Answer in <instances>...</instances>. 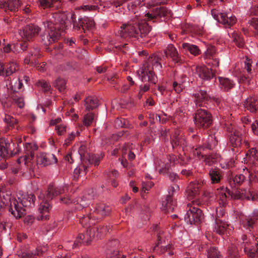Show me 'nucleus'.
<instances>
[{
	"label": "nucleus",
	"instance_id": "obj_64",
	"mask_svg": "<svg viewBox=\"0 0 258 258\" xmlns=\"http://www.w3.org/2000/svg\"><path fill=\"white\" fill-rule=\"evenodd\" d=\"M249 27H251L255 29L258 33V18H252L250 21Z\"/></svg>",
	"mask_w": 258,
	"mask_h": 258
},
{
	"label": "nucleus",
	"instance_id": "obj_38",
	"mask_svg": "<svg viewBox=\"0 0 258 258\" xmlns=\"http://www.w3.org/2000/svg\"><path fill=\"white\" fill-rule=\"evenodd\" d=\"M207 254L208 258H222L220 252L217 247L210 246V248H207Z\"/></svg>",
	"mask_w": 258,
	"mask_h": 258
},
{
	"label": "nucleus",
	"instance_id": "obj_53",
	"mask_svg": "<svg viewBox=\"0 0 258 258\" xmlns=\"http://www.w3.org/2000/svg\"><path fill=\"white\" fill-rule=\"evenodd\" d=\"M12 97L15 102L20 108H23L24 106V101L23 98L18 96L16 93L12 95Z\"/></svg>",
	"mask_w": 258,
	"mask_h": 258
},
{
	"label": "nucleus",
	"instance_id": "obj_16",
	"mask_svg": "<svg viewBox=\"0 0 258 258\" xmlns=\"http://www.w3.org/2000/svg\"><path fill=\"white\" fill-rule=\"evenodd\" d=\"M37 164L41 167H45L53 163H56V157L51 153H41L37 155Z\"/></svg>",
	"mask_w": 258,
	"mask_h": 258
},
{
	"label": "nucleus",
	"instance_id": "obj_17",
	"mask_svg": "<svg viewBox=\"0 0 258 258\" xmlns=\"http://www.w3.org/2000/svg\"><path fill=\"white\" fill-rule=\"evenodd\" d=\"M205 183V181L202 179L198 180L197 182H190L186 190L187 196L189 200L194 197L196 198Z\"/></svg>",
	"mask_w": 258,
	"mask_h": 258
},
{
	"label": "nucleus",
	"instance_id": "obj_52",
	"mask_svg": "<svg viewBox=\"0 0 258 258\" xmlns=\"http://www.w3.org/2000/svg\"><path fill=\"white\" fill-rule=\"evenodd\" d=\"M38 86L41 87L44 92H47L50 91L51 87L48 83L44 80H41L36 83Z\"/></svg>",
	"mask_w": 258,
	"mask_h": 258
},
{
	"label": "nucleus",
	"instance_id": "obj_47",
	"mask_svg": "<svg viewBox=\"0 0 258 258\" xmlns=\"http://www.w3.org/2000/svg\"><path fill=\"white\" fill-rule=\"evenodd\" d=\"M142 6L143 4H141V0H138L134 2H132L127 4V8L128 10L135 14L137 13V10L138 8H140V6Z\"/></svg>",
	"mask_w": 258,
	"mask_h": 258
},
{
	"label": "nucleus",
	"instance_id": "obj_35",
	"mask_svg": "<svg viewBox=\"0 0 258 258\" xmlns=\"http://www.w3.org/2000/svg\"><path fill=\"white\" fill-rule=\"evenodd\" d=\"M46 250V248L39 247L36 249L35 252L26 251L23 252L21 254V258H34L36 255H39Z\"/></svg>",
	"mask_w": 258,
	"mask_h": 258
},
{
	"label": "nucleus",
	"instance_id": "obj_5",
	"mask_svg": "<svg viewBox=\"0 0 258 258\" xmlns=\"http://www.w3.org/2000/svg\"><path fill=\"white\" fill-rule=\"evenodd\" d=\"M5 201L2 202L9 205V211L16 218H20L25 214V210L23 207H27L34 205L35 197L33 194H25L19 202L16 199L7 195V198L4 197Z\"/></svg>",
	"mask_w": 258,
	"mask_h": 258
},
{
	"label": "nucleus",
	"instance_id": "obj_55",
	"mask_svg": "<svg viewBox=\"0 0 258 258\" xmlns=\"http://www.w3.org/2000/svg\"><path fill=\"white\" fill-rule=\"evenodd\" d=\"M207 62L211 65L213 68L216 69L219 67V60L217 56L209 58L207 60Z\"/></svg>",
	"mask_w": 258,
	"mask_h": 258
},
{
	"label": "nucleus",
	"instance_id": "obj_21",
	"mask_svg": "<svg viewBox=\"0 0 258 258\" xmlns=\"http://www.w3.org/2000/svg\"><path fill=\"white\" fill-rule=\"evenodd\" d=\"M196 72L203 80H210L214 77L212 69H209L206 66L197 67Z\"/></svg>",
	"mask_w": 258,
	"mask_h": 258
},
{
	"label": "nucleus",
	"instance_id": "obj_33",
	"mask_svg": "<svg viewBox=\"0 0 258 258\" xmlns=\"http://www.w3.org/2000/svg\"><path fill=\"white\" fill-rule=\"evenodd\" d=\"M95 217L94 213H92L89 215L81 218L80 220V223L82 226L86 227V228H88L91 225L93 226L95 224V223L93 222V219H91Z\"/></svg>",
	"mask_w": 258,
	"mask_h": 258
},
{
	"label": "nucleus",
	"instance_id": "obj_10",
	"mask_svg": "<svg viewBox=\"0 0 258 258\" xmlns=\"http://www.w3.org/2000/svg\"><path fill=\"white\" fill-rule=\"evenodd\" d=\"M227 131L228 132L229 147L233 153L239 152L243 140L241 131L231 125L227 127Z\"/></svg>",
	"mask_w": 258,
	"mask_h": 258
},
{
	"label": "nucleus",
	"instance_id": "obj_18",
	"mask_svg": "<svg viewBox=\"0 0 258 258\" xmlns=\"http://www.w3.org/2000/svg\"><path fill=\"white\" fill-rule=\"evenodd\" d=\"M18 66L15 62L4 64L0 62V76L9 77L18 70Z\"/></svg>",
	"mask_w": 258,
	"mask_h": 258
},
{
	"label": "nucleus",
	"instance_id": "obj_46",
	"mask_svg": "<svg viewBox=\"0 0 258 258\" xmlns=\"http://www.w3.org/2000/svg\"><path fill=\"white\" fill-rule=\"evenodd\" d=\"M4 121L9 127H14L17 123V120L8 114H5Z\"/></svg>",
	"mask_w": 258,
	"mask_h": 258
},
{
	"label": "nucleus",
	"instance_id": "obj_44",
	"mask_svg": "<svg viewBox=\"0 0 258 258\" xmlns=\"http://www.w3.org/2000/svg\"><path fill=\"white\" fill-rule=\"evenodd\" d=\"M232 38L233 41L236 44V45L241 48L244 46V43L242 37H241L239 34L236 32H234L231 34Z\"/></svg>",
	"mask_w": 258,
	"mask_h": 258
},
{
	"label": "nucleus",
	"instance_id": "obj_28",
	"mask_svg": "<svg viewBox=\"0 0 258 258\" xmlns=\"http://www.w3.org/2000/svg\"><path fill=\"white\" fill-rule=\"evenodd\" d=\"M99 105V100L94 96H88L85 100V107L86 111H90L97 108Z\"/></svg>",
	"mask_w": 258,
	"mask_h": 258
},
{
	"label": "nucleus",
	"instance_id": "obj_43",
	"mask_svg": "<svg viewBox=\"0 0 258 258\" xmlns=\"http://www.w3.org/2000/svg\"><path fill=\"white\" fill-rule=\"evenodd\" d=\"M246 156V158L251 162H254L258 159L257 151L255 148L249 149Z\"/></svg>",
	"mask_w": 258,
	"mask_h": 258
},
{
	"label": "nucleus",
	"instance_id": "obj_48",
	"mask_svg": "<svg viewBox=\"0 0 258 258\" xmlns=\"http://www.w3.org/2000/svg\"><path fill=\"white\" fill-rule=\"evenodd\" d=\"M156 169H158L160 174H164L167 172L169 169V165L168 164H164L162 161H160L156 163Z\"/></svg>",
	"mask_w": 258,
	"mask_h": 258
},
{
	"label": "nucleus",
	"instance_id": "obj_6",
	"mask_svg": "<svg viewBox=\"0 0 258 258\" xmlns=\"http://www.w3.org/2000/svg\"><path fill=\"white\" fill-rule=\"evenodd\" d=\"M161 61V57L157 55L149 56L145 60L143 67L137 72L142 82H149L153 84L156 83L157 78L153 70L154 69L160 70L162 68Z\"/></svg>",
	"mask_w": 258,
	"mask_h": 258
},
{
	"label": "nucleus",
	"instance_id": "obj_42",
	"mask_svg": "<svg viewBox=\"0 0 258 258\" xmlns=\"http://www.w3.org/2000/svg\"><path fill=\"white\" fill-rule=\"evenodd\" d=\"M244 251L249 257H255L258 255L257 248L256 245H252L249 248L246 246L244 247Z\"/></svg>",
	"mask_w": 258,
	"mask_h": 258
},
{
	"label": "nucleus",
	"instance_id": "obj_26",
	"mask_svg": "<svg viewBox=\"0 0 258 258\" xmlns=\"http://www.w3.org/2000/svg\"><path fill=\"white\" fill-rule=\"evenodd\" d=\"M217 198L219 201V204L221 206H225L227 202V199L230 195V191L227 190V188H222L218 189Z\"/></svg>",
	"mask_w": 258,
	"mask_h": 258
},
{
	"label": "nucleus",
	"instance_id": "obj_22",
	"mask_svg": "<svg viewBox=\"0 0 258 258\" xmlns=\"http://www.w3.org/2000/svg\"><path fill=\"white\" fill-rule=\"evenodd\" d=\"M236 17L228 13L221 12L219 23L222 24L226 28L230 27L236 23Z\"/></svg>",
	"mask_w": 258,
	"mask_h": 258
},
{
	"label": "nucleus",
	"instance_id": "obj_40",
	"mask_svg": "<svg viewBox=\"0 0 258 258\" xmlns=\"http://www.w3.org/2000/svg\"><path fill=\"white\" fill-rule=\"evenodd\" d=\"M40 55L39 49L38 48H34L33 51H31L30 54L25 58L24 62L25 63L32 62L35 60V58L38 57Z\"/></svg>",
	"mask_w": 258,
	"mask_h": 258
},
{
	"label": "nucleus",
	"instance_id": "obj_58",
	"mask_svg": "<svg viewBox=\"0 0 258 258\" xmlns=\"http://www.w3.org/2000/svg\"><path fill=\"white\" fill-rule=\"evenodd\" d=\"M180 136L179 135H174L171 138V143L173 148L179 146Z\"/></svg>",
	"mask_w": 258,
	"mask_h": 258
},
{
	"label": "nucleus",
	"instance_id": "obj_32",
	"mask_svg": "<svg viewBox=\"0 0 258 258\" xmlns=\"http://www.w3.org/2000/svg\"><path fill=\"white\" fill-rule=\"evenodd\" d=\"M94 194L93 190L92 189H90L88 190L87 194L78 201V202L83 208H84L90 204L91 201L94 199Z\"/></svg>",
	"mask_w": 258,
	"mask_h": 258
},
{
	"label": "nucleus",
	"instance_id": "obj_9",
	"mask_svg": "<svg viewBox=\"0 0 258 258\" xmlns=\"http://www.w3.org/2000/svg\"><path fill=\"white\" fill-rule=\"evenodd\" d=\"M192 205L189 206L188 205V210L184 217V219L187 223L190 224L198 225L201 223L204 218L202 211L196 207V206L201 205L200 201L197 200L193 201Z\"/></svg>",
	"mask_w": 258,
	"mask_h": 258
},
{
	"label": "nucleus",
	"instance_id": "obj_49",
	"mask_svg": "<svg viewBox=\"0 0 258 258\" xmlns=\"http://www.w3.org/2000/svg\"><path fill=\"white\" fill-rule=\"evenodd\" d=\"M95 118L94 113L90 112L85 114L84 116L83 123L86 126H90Z\"/></svg>",
	"mask_w": 258,
	"mask_h": 258
},
{
	"label": "nucleus",
	"instance_id": "obj_56",
	"mask_svg": "<svg viewBox=\"0 0 258 258\" xmlns=\"http://www.w3.org/2000/svg\"><path fill=\"white\" fill-rule=\"evenodd\" d=\"M87 240V236H86V234L85 235L83 234H79L76 238L75 242L74 243L73 246L76 247L78 245L79 243H80L82 241L83 242H85L86 243V241Z\"/></svg>",
	"mask_w": 258,
	"mask_h": 258
},
{
	"label": "nucleus",
	"instance_id": "obj_54",
	"mask_svg": "<svg viewBox=\"0 0 258 258\" xmlns=\"http://www.w3.org/2000/svg\"><path fill=\"white\" fill-rule=\"evenodd\" d=\"M205 55L207 59L217 56L215 48L214 47H208Z\"/></svg>",
	"mask_w": 258,
	"mask_h": 258
},
{
	"label": "nucleus",
	"instance_id": "obj_45",
	"mask_svg": "<svg viewBox=\"0 0 258 258\" xmlns=\"http://www.w3.org/2000/svg\"><path fill=\"white\" fill-rule=\"evenodd\" d=\"M252 196V194L249 189H241L236 194L235 198L237 199H246L249 200Z\"/></svg>",
	"mask_w": 258,
	"mask_h": 258
},
{
	"label": "nucleus",
	"instance_id": "obj_14",
	"mask_svg": "<svg viewBox=\"0 0 258 258\" xmlns=\"http://www.w3.org/2000/svg\"><path fill=\"white\" fill-rule=\"evenodd\" d=\"M224 216L225 212L223 208L217 209L214 231L220 235L224 234L228 227L226 222L224 221V219H222Z\"/></svg>",
	"mask_w": 258,
	"mask_h": 258
},
{
	"label": "nucleus",
	"instance_id": "obj_34",
	"mask_svg": "<svg viewBox=\"0 0 258 258\" xmlns=\"http://www.w3.org/2000/svg\"><path fill=\"white\" fill-rule=\"evenodd\" d=\"M111 209L108 206H106L104 204H100L97 206L93 213H94V215L97 213L103 216L108 215Z\"/></svg>",
	"mask_w": 258,
	"mask_h": 258
},
{
	"label": "nucleus",
	"instance_id": "obj_23",
	"mask_svg": "<svg viewBox=\"0 0 258 258\" xmlns=\"http://www.w3.org/2000/svg\"><path fill=\"white\" fill-rule=\"evenodd\" d=\"M20 5L19 0H8L0 3V8L4 9L6 12L9 11L15 12L18 11Z\"/></svg>",
	"mask_w": 258,
	"mask_h": 258
},
{
	"label": "nucleus",
	"instance_id": "obj_4",
	"mask_svg": "<svg viewBox=\"0 0 258 258\" xmlns=\"http://www.w3.org/2000/svg\"><path fill=\"white\" fill-rule=\"evenodd\" d=\"M68 190L66 185L55 187L50 184L44 192H41L38 198L41 201L39 211L40 215L37 217L38 220H45L48 218V213L51 208L50 202L56 196L66 193Z\"/></svg>",
	"mask_w": 258,
	"mask_h": 258
},
{
	"label": "nucleus",
	"instance_id": "obj_15",
	"mask_svg": "<svg viewBox=\"0 0 258 258\" xmlns=\"http://www.w3.org/2000/svg\"><path fill=\"white\" fill-rule=\"evenodd\" d=\"M86 147L85 145H81L78 151L80 158L83 163H86L88 162L90 164H94L95 166H98L100 161L103 158V156H100L99 155H85Z\"/></svg>",
	"mask_w": 258,
	"mask_h": 258
},
{
	"label": "nucleus",
	"instance_id": "obj_39",
	"mask_svg": "<svg viewBox=\"0 0 258 258\" xmlns=\"http://www.w3.org/2000/svg\"><path fill=\"white\" fill-rule=\"evenodd\" d=\"M255 223L249 216L244 218L241 221L242 226L249 231L253 228Z\"/></svg>",
	"mask_w": 258,
	"mask_h": 258
},
{
	"label": "nucleus",
	"instance_id": "obj_25",
	"mask_svg": "<svg viewBox=\"0 0 258 258\" xmlns=\"http://www.w3.org/2000/svg\"><path fill=\"white\" fill-rule=\"evenodd\" d=\"M245 108L252 113H255L258 110V96L249 97L245 101Z\"/></svg>",
	"mask_w": 258,
	"mask_h": 258
},
{
	"label": "nucleus",
	"instance_id": "obj_12",
	"mask_svg": "<svg viewBox=\"0 0 258 258\" xmlns=\"http://www.w3.org/2000/svg\"><path fill=\"white\" fill-rule=\"evenodd\" d=\"M179 189V186L176 184H172L168 188V195L166 199L163 201L161 209L165 212L172 211L175 206V202L173 201V197Z\"/></svg>",
	"mask_w": 258,
	"mask_h": 258
},
{
	"label": "nucleus",
	"instance_id": "obj_29",
	"mask_svg": "<svg viewBox=\"0 0 258 258\" xmlns=\"http://www.w3.org/2000/svg\"><path fill=\"white\" fill-rule=\"evenodd\" d=\"M181 50L185 52H189L195 56L199 55L201 51L198 46L188 43H183L181 47Z\"/></svg>",
	"mask_w": 258,
	"mask_h": 258
},
{
	"label": "nucleus",
	"instance_id": "obj_57",
	"mask_svg": "<svg viewBox=\"0 0 258 258\" xmlns=\"http://www.w3.org/2000/svg\"><path fill=\"white\" fill-rule=\"evenodd\" d=\"M149 88L150 86L147 84H145L144 86L141 85L140 86V90L137 95L138 98L141 99L143 94L145 92L148 91L149 90Z\"/></svg>",
	"mask_w": 258,
	"mask_h": 258
},
{
	"label": "nucleus",
	"instance_id": "obj_30",
	"mask_svg": "<svg viewBox=\"0 0 258 258\" xmlns=\"http://www.w3.org/2000/svg\"><path fill=\"white\" fill-rule=\"evenodd\" d=\"M87 229L86 236H87V240L86 241V244H89L91 240L94 238H100L99 231V227L97 226H94L93 227H89Z\"/></svg>",
	"mask_w": 258,
	"mask_h": 258
},
{
	"label": "nucleus",
	"instance_id": "obj_41",
	"mask_svg": "<svg viewBox=\"0 0 258 258\" xmlns=\"http://www.w3.org/2000/svg\"><path fill=\"white\" fill-rule=\"evenodd\" d=\"M228 258H240L238 248L234 244H231L228 248Z\"/></svg>",
	"mask_w": 258,
	"mask_h": 258
},
{
	"label": "nucleus",
	"instance_id": "obj_24",
	"mask_svg": "<svg viewBox=\"0 0 258 258\" xmlns=\"http://www.w3.org/2000/svg\"><path fill=\"white\" fill-rule=\"evenodd\" d=\"M244 69L246 71L247 74L242 75L240 78V81L241 83L248 85L250 84L252 74L251 69V61L250 59H246V60L244 61Z\"/></svg>",
	"mask_w": 258,
	"mask_h": 258
},
{
	"label": "nucleus",
	"instance_id": "obj_36",
	"mask_svg": "<svg viewBox=\"0 0 258 258\" xmlns=\"http://www.w3.org/2000/svg\"><path fill=\"white\" fill-rule=\"evenodd\" d=\"M245 180V176L242 174L236 175L229 180V183L232 187H236L242 184Z\"/></svg>",
	"mask_w": 258,
	"mask_h": 258
},
{
	"label": "nucleus",
	"instance_id": "obj_63",
	"mask_svg": "<svg viewBox=\"0 0 258 258\" xmlns=\"http://www.w3.org/2000/svg\"><path fill=\"white\" fill-rule=\"evenodd\" d=\"M218 142L215 135H210L208 138V145L211 148L213 146H215Z\"/></svg>",
	"mask_w": 258,
	"mask_h": 258
},
{
	"label": "nucleus",
	"instance_id": "obj_20",
	"mask_svg": "<svg viewBox=\"0 0 258 258\" xmlns=\"http://www.w3.org/2000/svg\"><path fill=\"white\" fill-rule=\"evenodd\" d=\"M31 148V145L30 143H26L25 144V149L27 151L26 155L24 157H21L17 160V162L19 164L22 162L24 163V164L27 165L28 167L31 168L32 163L31 161L34 158V153L32 151H30L29 149Z\"/></svg>",
	"mask_w": 258,
	"mask_h": 258
},
{
	"label": "nucleus",
	"instance_id": "obj_13",
	"mask_svg": "<svg viewBox=\"0 0 258 258\" xmlns=\"http://www.w3.org/2000/svg\"><path fill=\"white\" fill-rule=\"evenodd\" d=\"M119 241L117 239H113L108 241L104 246L106 253V258H125V255H122L121 257L117 256L119 254L118 247ZM82 258H90L87 255H83Z\"/></svg>",
	"mask_w": 258,
	"mask_h": 258
},
{
	"label": "nucleus",
	"instance_id": "obj_1",
	"mask_svg": "<svg viewBox=\"0 0 258 258\" xmlns=\"http://www.w3.org/2000/svg\"><path fill=\"white\" fill-rule=\"evenodd\" d=\"M52 19L43 21L45 31L41 35L43 43L47 46L58 40L61 37V32L72 23L74 28L77 30H89L94 26L95 23L91 18L86 17L79 19L77 22L76 16L72 13L52 14Z\"/></svg>",
	"mask_w": 258,
	"mask_h": 258
},
{
	"label": "nucleus",
	"instance_id": "obj_37",
	"mask_svg": "<svg viewBox=\"0 0 258 258\" xmlns=\"http://www.w3.org/2000/svg\"><path fill=\"white\" fill-rule=\"evenodd\" d=\"M40 5L44 9L50 8L52 7L57 8L59 5V0H38Z\"/></svg>",
	"mask_w": 258,
	"mask_h": 258
},
{
	"label": "nucleus",
	"instance_id": "obj_60",
	"mask_svg": "<svg viewBox=\"0 0 258 258\" xmlns=\"http://www.w3.org/2000/svg\"><path fill=\"white\" fill-rule=\"evenodd\" d=\"M16 84H18V86H16V85H11V90L13 92H17V90H20L21 89L23 83L21 80H20V79H18L16 80Z\"/></svg>",
	"mask_w": 258,
	"mask_h": 258
},
{
	"label": "nucleus",
	"instance_id": "obj_19",
	"mask_svg": "<svg viewBox=\"0 0 258 258\" xmlns=\"http://www.w3.org/2000/svg\"><path fill=\"white\" fill-rule=\"evenodd\" d=\"M166 57H170L175 63H180L182 62L181 56L177 49L173 44H169L164 50Z\"/></svg>",
	"mask_w": 258,
	"mask_h": 258
},
{
	"label": "nucleus",
	"instance_id": "obj_11",
	"mask_svg": "<svg viewBox=\"0 0 258 258\" xmlns=\"http://www.w3.org/2000/svg\"><path fill=\"white\" fill-rule=\"evenodd\" d=\"M152 230L154 234L157 237V243L153 247V251L158 254H161L167 252L169 255H172L174 254L173 247L171 244H168L166 246H159V244L162 243L164 238V232L158 225H155L152 227Z\"/></svg>",
	"mask_w": 258,
	"mask_h": 258
},
{
	"label": "nucleus",
	"instance_id": "obj_31",
	"mask_svg": "<svg viewBox=\"0 0 258 258\" xmlns=\"http://www.w3.org/2000/svg\"><path fill=\"white\" fill-rule=\"evenodd\" d=\"M218 80L221 88L225 91H228L234 86L233 81L228 78L219 77Z\"/></svg>",
	"mask_w": 258,
	"mask_h": 258
},
{
	"label": "nucleus",
	"instance_id": "obj_7",
	"mask_svg": "<svg viewBox=\"0 0 258 258\" xmlns=\"http://www.w3.org/2000/svg\"><path fill=\"white\" fill-rule=\"evenodd\" d=\"M15 144L13 142L6 141L4 139L0 140V169H5L7 167V163L6 162L7 157L13 156L16 155L19 151V145L14 148Z\"/></svg>",
	"mask_w": 258,
	"mask_h": 258
},
{
	"label": "nucleus",
	"instance_id": "obj_50",
	"mask_svg": "<svg viewBox=\"0 0 258 258\" xmlns=\"http://www.w3.org/2000/svg\"><path fill=\"white\" fill-rule=\"evenodd\" d=\"M87 166L84 164L79 167L76 168L74 171V177L75 179H77L82 173H86Z\"/></svg>",
	"mask_w": 258,
	"mask_h": 258
},
{
	"label": "nucleus",
	"instance_id": "obj_51",
	"mask_svg": "<svg viewBox=\"0 0 258 258\" xmlns=\"http://www.w3.org/2000/svg\"><path fill=\"white\" fill-rule=\"evenodd\" d=\"M66 80L60 78H57L54 83V86L60 92L63 91L66 88Z\"/></svg>",
	"mask_w": 258,
	"mask_h": 258
},
{
	"label": "nucleus",
	"instance_id": "obj_3",
	"mask_svg": "<svg viewBox=\"0 0 258 258\" xmlns=\"http://www.w3.org/2000/svg\"><path fill=\"white\" fill-rule=\"evenodd\" d=\"M196 104L195 112L194 114L195 124L199 128L206 129L209 127L213 123L212 114L207 109L211 108L210 103L216 102L218 104V99L211 97L203 90H199L193 94Z\"/></svg>",
	"mask_w": 258,
	"mask_h": 258
},
{
	"label": "nucleus",
	"instance_id": "obj_2",
	"mask_svg": "<svg viewBox=\"0 0 258 258\" xmlns=\"http://www.w3.org/2000/svg\"><path fill=\"white\" fill-rule=\"evenodd\" d=\"M171 10L165 7L153 8L144 16L133 19L120 26L117 35L122 38L133 37L141 41L148 36L151 27L147 21L156 22L160 18H168L171 17Z\"/></svg>",
	"mask_w": 258,
	"mask_h": 258
},
{
	"label": "nucleus",
	"instance_id": "obj_62",
	"mask_svg": "<svg viewBox=\"0 0 258 258\" xmlns=\"http://www.w3.org/2000/svg\"><path fill=\"white\" fill-rule=\"evenodd\" d=\"M127 120L124 118H117L115 120V126L117 127H125L126 126Z\"/></svg>",
	"mask_w": 258,
	"mask_h": 258
},
{
	"label": "nucleus",
	"instance_id": "obj_8",
	"mask_svg": "<svg viewBox=\"0 0 258 258\" xmlns=\"http://www.w3.org/2000/svg\"><path fill=\"white\" fill-rule=\"evenodd\" d=\"M40 30L41 28L37 25L30 24L19 30V35L23 41V43H20L22 50H26L28 46L27 42L33 41L34 38L38 35Z\"/></svg>",
	"mask_w": 258,
	"mask_h": 258
},
{
	"label": "nucleus",
	"instance_id": "obj_59",
	"mask_svg": "<svg viewBox=\"0 0 258 258\" xmlns=\"http://www.w3.org/2000/svg\"><path fill=\"white\" fill-rule=\"evenodd\" d=\"M99 227V237L100 238L105 235L107 232H109V230L110 229V227H108L107 226H102L101 225H97Z\"/></svg>",
	"mask_w": 258,
	"mask_h": 258
},
{
	"label": "nucleus",
	"instance_id": "obj_61",
	"mask_svg": "<svg viewBox=\"0 0 258 258\" xmlns=\"http://www.w3.org/2000/svg\"><path fill=\"white\" fill-rule=\"evenodd\" d=\"M168 0H152L149 3L151 7H155L157 6L164 5L167 3Z\"/></svg>",
	"mask_w": 258,
	"mask_h": 258
},
{
	"label": "nucleus",
	"instance_id": "obj_27",
	"mask_svg": "<svg viewBox=\"0 0 258 258\" xmlns=\"http://www.w3.org/2000/svg\"><path fill=\"white\" fill-rule=\"evenodd\" d=\"M212 183H219L222 178V171L219 168H211L209 171Z\"/></svg>",
	"mask_w": 258,
	"mask_h": 258
}]
</instances>
